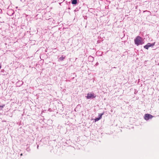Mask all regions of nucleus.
I'll list each match as a JSON object with an SVG mask.
<instances>
[{
    "instance_id": "2",
    "label": "nucleus",
    "mask_w": 159,
    "mask_h": 159,
    "mask_svg": "<svg viewBox=\"0 0 159 159\" xmlns=\"http://www.w3.org/2000/svg\"><path fill=\"white\" fill-rule=\"evenodd\" d=\"M155 42L152 43H148L144 46V48L146 49H148L149 47L153 46L155 45Z\"/></svg>"
},
{
    "instance_id": "10",
    "label": "nucleus",
    "mask_w": 159,
    "mask_h": 159,
    "mask_svg": "<svg viewBox=\"0 0 159 159\" xmlns=\"http://www.w3.org/2000/svg\"><path fill=\"white\" fill-rule=\"evenodd\" d=\"M20 155H21V156H22V153H21V154H20Z\"/></svg>"
},
{
    "instance_id": "8",
    "label": "nucleus",
    "mask_w": 159,
    "mask_h": 159,
    "mask_svg": "<svg viewBox=\"0 0 159 159\" xmlns=\"http://www.w3.org/2000/svg\"><path fill=\"white\" fill-rule=\"evenodd\" d=\"M5 106V105H4L2 106H0V110H2V108L4 107Z\"/></svg>"
},
{
    "instance_id": "3",
    "label": "nucleus",
    "mask_w": 159,
    "mask_h": 159,
    "mask_svg": "<svg viewBox=\"0 0 159 159\" xmlns=\"http://www.w3.org/2000/svg\"><path fill=\"white\" fill-rule=\"evenodd\" d=\"M152 116L150 114H146L144 116V119L145 120H148L149 119H151L152 117Z\"/></svg>"
},
{
    "instance_id": "9",
    "label": "nucleus",
    "mask_w": 159,
    "mask_h": 159,
    "mask_svg": "<svg viewBox=\"0 0 159 159\" xmlns=\"http://www.w3.org/2000/svg\"><path fill=\"white\" fill-rule=\"evenodd\" d=\"M1 66H1V64H0V69L1 68Z\"/></svg>"
},
{
    "instance_id": "6",
    "label": "nucleus",
    "mask_w": 159,
    "mask_h": 159,
    "mask_svg": "<svg viewBox=\"0 0 159 159\" xmlns=\"http://www.w3.org/2000/svg\"><path fill=\"white\" fill-rule=\"evenodd\" d=\"M66 57L65 56H62L61 57H60L59 58V60L60 61H63L65 58Z\"/></svg>"
},
{
    "instance_id": "4",
    "label": "nucleus",
    "mask_w": 159,
    "mask_h": 159,
    "mask_svg": "<svg viewBox=\"0 0 159 159\" xmlns=\"http://www.w3.org/2000/svg\"><path fill=\"white\" fill-rule=\"evenodd\" d=\"M96 97V96L94 95L93 93H88L87 98L88 99H90L91 98H94Z\"/></svg>"
},
{
    "instance_id": "5",
    "label": "nucleus",
    "mask_w": 159,
    "mask_h": 159,
    "mask_svg": "<svg viewBox=\"0 0 159 159\" xmlns=\"http://www.w3.org/2000/svg\"><path fill=\"white\" fill-rule=\"evenodd\" d=\"M103 114V113H102L101 115H99V117L98 118H97L94 119V120L95 121H98L100 119L102 118V116Z\"/></svg>"
},
{
    "instance_id": "1",
    "label": "nucleus",
    "mask_w": 159,
    "mask_h": 159,
    "mask_svg": "<svg viewBox=\"0 0 159 159\" xmlns=\"http://www.w3.org/2000/svg\"><path fill=\"white\" fill-rule=\"evenodd\" d=\"M134 43L137 46L144 43L143 39L139 36H137L134 39Z\"/></svg>"
},
{
    "instance_id": "7",
    "label": "nucleus",
    "mask_w": 159,
    "mask_h": 159,
    "mask_svg": "<svg viewBox=\"0 0 159 159\" xmlns=\"http://www.w3.org/2000/svg\"><path fill=\"white\" fill-rule=\"evenodd\" d=\"M71 1L73 4H76L77 3V0H71Z\"/></svg>"
}]
</instances>
